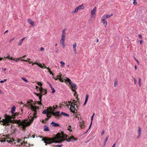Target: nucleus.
<instances>
[{
	"mask_svg": "<svg viewBox=\"0 0 147 147\" xmlns=\"http://www.w3.org/2000/svg\"><path fill=\"white\" fill-rule=\"evenodd\" d=\"M61 134L59 133H57L54 138H53L45 137L42 139V141L44 142L45 145L50 144L54 142H61L67 137V135L64 134L63 132H61Z\"/></svg>",
	"mask_w": 147,
	"mask_h": 147,
	"instance_id": "obj_1",
	"label": "nucleus"
},
{
	"mask_svg": "<svg viewBox=\"0 0 147 147\" xmlns=\"http://www.w3.org/2000/svg\"><path fill=\"white\" fill-rule=\"evenodd\" d=\"M27 120H24L22 121L20 120H11V121H10V123H15L18 124V127L22 128L23 130H25L26 128L28 126H30L33 121V119H30V121L28 122L26 121Z\"/></svg>",
	"mask_w": 147,
	"mask_h": 147,
	"instance_id": "obj_2",
	"label": "nucleus"
},
{
	"mask_svg": "<svg viewBox=\"0 0 147 147\" xmlns=\"http://www.w3.org/2000/svg\"><path fill=\"white\" fill-rule=\"evenodd\" d=\"M5 119H1V117H0V124L4 125H9V122L11 121L12 119H14V117H12L11 116L7 115L6 114L5 115Z\"/></svg>",
	"mask_w": 147,
	"mask_h": 147,
	"instance_id": "obj_3",
	"label": "nucleus"
},
{
	"mask_svg": "<svg viewBox=\"0 0 147 147\" xmlns=\"http://www.w3.org/2000/svg\"><path fill=\"white\" fill-rule=\"evenodd\" d=\"M69 105L70 106V111L74 113H75L76 111H77V110L76 109V108L74 106H76L77 108H78L79 106V102L78 101H76L75 100H73V103L71 101H68Z\"/></svg>",
	"mask_w": 147,
	"mask_h": 147,
	"instance_id": "obj_4",
	"label": "nucleus"
},
{
	"mask_svg": "<svg viewBox=\"0 0 147 147\" xmlns=\"http://www.w3.org/2000/svg\"><path fill=\"white\" fill-rule=\"evenodd\" d=\"M32 102H33L32 100H29L28 101H27V102L28 103H30V105L31 110L34 112L33 116L31 117V119H32L33 118L34 119V118H36L37 117V116H36L37 114V110L39 109V107H36V106H34L32 105Z\"/></svg>",
	"mask_w": 147,
	"mask_h": 147,
	"instance_id": "obj_5",
	"label": "nucleus"
},
{
	"mask_svg": "<svg viewBox=\"0 0 147 147\" xmlns=\"http://www.w3.org/2000/svg\"><path fill=\"white\" fill-rule=\"evenodd\" d=\"M66 79H65V82H68L69 84V87L73 91H75L76 92L75 90L77 89L78 87L75 84L73 83L71 81V80L69 78L65 77Z\"/></svg>",
	"mask_w": 147,
	"mask_h": 147,
	"instance_id": "obj_6",
	"label": "nucleus"
},
{
	"mask_svg": "<svg viewBox=\"0 0 147 147\" xmlns=\"http://www.w3.org/2000/svg\"><path fill=\"white\" fill-rule=\"evenodd\" d=\"M66 30V29H64L62 30V33L61 35V38L60 40V43L62 45L63 48H64L65 47V41L66 34L65 32Z\"/></svg>",
	"mask_w": 147,
	"mask_h": 147,
	"instance_id": "obj_7",
	"label": "nucleus"
},
{
	"mask_svg": "<svg viewBox=\"0 0 147 147\" xmlns=\"http://www.w3.org/2000/svg\"><path fill=\"white\" fill-rule=\"evenodd\" d=\"M16 109V107L15 106H13L11 109V112L12 114V115L13 116H11L12 117H14V118L15 117V116H16L18 114V113H14V112L15 111Z\"/></svg>",
	"mask_w": 147,
	"mask_h": 147,
	"instance_id": "obj_8",
	"label": "nucleus"
},
{
	"mask_svg": "<svg viewBox=\"0 0 147 147\" xmlns=\"http://www.w3.org/2000/svg\"><path fill=\"white\" fill-rule=\"evenodd\" d=\"M96 9V7H95L94 9L91 11L90 16L91 18H93L95 16Z\"/></svg>",
	"mask_w": 147,
	"mask_h": 147,
	"instance_id": "obj_9",
	"label": "nucleus"
},
{
	"mask_svg": "<svg viewBox=\"0 0 147 147\" xmlns=\"http://www.w3.org/2000/svg\"><path fill=\"white\" fill-rule=\"evenodd\" d=\"M14 141V140L13 139L8 138H7L6 139H4V140H2L1 142H4L7 141V142L12 144V142H13Z\"/></svg>",
	"mask_w": 147,
	"mask_h": 147,
	"instance_id": "obj_10",
	"label": "nucleus"
},
{
	"mask_svg": "<svg viewBox=\"0 0 147 147\" xmlns=\"http://www.w3.org/2000/svg\"><path fill=\"white\" fill-rule=\"evenodd\" d=\"M51 113L52 115L55 116V117L56 119H57L58 117H59L60 115V112L59 111H57L55 112H51Z\"/></svg>",
	"mask_w": 147,
	"mask_h": 147,
	"instance_id": "obj_11",
	"label": "nucleus"
},
{
	"mask_svg": "<svg viewBox=\"0 0 147 147\" xmlns=\"http://www.w3.org/2000/svg\"><path fill=\"white\" fill-rule=\"evenodd\" d=\"M42 92H40L39 93H36L35 92H34V93L37 96H39V100H40V102H38V104L39 105L41 104V100L42 99V95L41 94V93H42Z\"/></svg>",
	"mask_w": 147,
	"mask_h": 147,
	"instance_id": "obj_12",
	"label": "nucleus"
},
{
	"mask_svg": "<svg viewBox=\"0 0 147 147\" xmlns=\"http://www.w3.org/2000/svg\"><path fill=\"white\" fill-rule=\"evenodd\" d=\"M28 22L32 26H34V22L30 19H28Z\"/></svg>",
	"mask_w": 147,
	"mask_h": 147,
	"instance_id": "obj_13",
	"label": "nucleus"
},
{
	"mask_svg": "<svg viewBox=\"0 0 147 147\" xmlns=\"http://www.w3.org/2000/svg\"><path fill=\"white\" fill-rule=\"evenodd\" d=\"M62 76V74L61 73H60L57 76V78L61 82H63V78H61Z\"/></svg>",
	"mask_w": 147,
	"mask_h": 147,
	"instance_id": "obj_14",
	"label": "nucleus"
},
{
	"mask_svg": "<svg viewBox=\"0 0 147 147\" xmlns=\"http://www.w3.org/2000/svg\"><path fill=\"white\" fill-rule=\"evenodd\" d=\"M78 11L81 9L83 10L84 9V6L83 4H82L81 5L77 7Z\"/></svg>",
	"mask_w": 147,
	"mask_h": 147,
	"instance_id": "obj_15",
	"label": "nucleus"
},
{
	"mask_svg": "<svg viewBox=\"0 0 147 147\" xmlns=\"http://www.w3.org/2000/svg\"><path fill=\"white\" fill-rule=\"evenodd\" d=\"M77 46V44L76 42H75L74 44L73 45V49L75 53H76L77 50L76 49V47Z\"/></svg>",
	"mask_w": 147,
	"mask_h": 147,
	"instance_id": "obj_16",
	"label": "nucleus"
},
{
	"mask_svg": "<svg viewBox=\"0 0 147 147\" xmlns=\"http://www.w3.org/2000/svg\"><path fill=\"white\" fill-rule=\"evenodd\" d=\"M26 37H24L22 39H21L20 41L18 43V45L19 46H21L22 45V44L23 41L25 40V39Z\"/></svg>",
	"mask_w": 147,
	"mask_h": 147,
	"instance_id": "obj_17",
	"label": "nucleus"
},
{
	"mask_svg": "<svg viewBox=\"0 0 147 147\" xmlns=\"http://www.w3.org/2000/svg\"><path fill=\"white\" fill-rule=\"evenodd\" d=\"M51 124L54 127H58L60 126V125L57 123H54V122H52L51 123Z\"/></svg>",
	"mask_w": 147,
	"mask_h": 147,
	"instance_id": "obj_18",
	"label": "nucleus"
},
{
	"mask_svg": "<svg viewBox=\"0 0 147 147\" xmlns=\"http://www.w3.org/2000/svg\"><path fill=\"white\" fill-rule=\"evenodd\" d=\"M101 21L103 24L105 28H106L107 27V21L106 20H101Z\"/></svg>",
	"mask_w": 147,
	"mask_h": 147,
	"instance_id": "obj_19",
	"label": "nucleus"
},
{
	"mask_svg": "<svg viewBox=\"0 0 147 147\" xmlns=\"http://www.w3.org/2000/svg\"><path fill=\"white\" fill-rule=\"evenodd\" d=\"M79 125L80 127L81 128H83L84 127V122L82 121L81 122H80L79 124Z\"/></svg>",
	"mask_w": 147,
	"mask_h": 147,
	"instance_id": "obj_20",
	"label": "nucleus"
},
{
	"mask_svg": "<svg viewBox=\"0 0 147 147\" xmlns=\"http://www.w3.org/2000/svg\"><path fill=\"white\" fill-rule=\"evenodd\" d=\"M44 68L45 69H47L48 70L49 72L50 73V74H51L52 76L54 75V74L52 73V72L51 71L50 69L49 68L47 67L46 66H44Z\"/></svg>",
	"mask_w": 147,
	"mask_h": 147,
	"instance_id": "obj_21",
	"label": "nucleus"
},
{
	"mask_svg": "<svg viewBox=\"0 0 147 147\" xmlns=\"http://www.w3.org/2000/svg\"><path fill=\"white\" fill-rule=\"evenodd\" d=\"M47 109H48L49 113H51V112H53L54 110L51 107H50L49 108H47Z\"/></svg>",
	"mask_w": 147,
	"mask_h": 147,
	"instance_id": "obj_22",
	"label": "nucleus"
},
{
	"mask_svg": "<svg viewBox=\"0 0 147 147\" xmlns=\"http://www.w3.org/2000/svg\"><path fill=\"white\" fill-rule=\"evenodd\" d=\"M78 11V10L76 7V9H75L74 11H73L71 12V13L72 14H74L77 13Z\"/></svg>",
	"mask_w": 147,
	"mask_h": 147,
	"instance_id": "obj_23",
	"label": "nucleus"
},
{
	"mask_svg": "<svg viewBox=\"0 0 147 147\" xmlns=\"http://www.w3.org/2000/svg\"><path fill=\"white\" fill-rule=\"evenodd\" d=\"M49 113V110L48 109H47L42 111V113L44 114H47V113Z\"/></svg>",
	"mask_w": 147,
	"mask_h": 147,
	"instance_id": "obj_24",
	"label": "nucleus"
},
{
	"mask_svg": "<svg viewBox=\"0 0 147 147\" xmlns=\"http://www.w3.org/2000/svg\"><path fill=\"white\" fill-rule=\"evenodd\" d=\"M61 115H63L64 116L66 117H69V115L68 114H67L63 112H62L61 113Z\"/></svg>",
	"mask_w": 147,
	"mask_h": 147,
	"instance_id": "obj_25",
	"label": "nucleus"
},
{
	"mask_svg": "<svg viewBox=\"0 0 147 147\" xmlns=\"http://www.w3.org/2000/svg\"><path fill=\"white\" fill-rule=\"evenodd\" d=\"M36 89L37 90L39 89L40 92H42L43 90V88L42 87H40V88H39L38 86H36Z\"/></svg>",
	"mask_w": 147,
	"mask_h": 147,
	"instance_id": "obj_26",
	"label": "nucleus"
},
{
	"mask_svg": "<svg viewBox=\"0 0 147 147\" xmlns=\"http://www.w3.org/2000/svg\"><path fill=\"white\" fill-rule=\"evenodd\" d=\"M5 58H8L9 59H11L13 60H15V59L13 58V57H10V56L9 55L7 56L6 57H5Z\"/></svg>",
	"mask_w": 147,
	"mask_h": 147,
	"instance_id": "obj_27",
	"label": "nucleus"
},
{
	"mask_svg": "<svg viewBox=\"0 0 147 147\" xmlns=\"http://www.w3.org/2000/svg\"><path fill=\"white\" fill-rule=\"evenodd\" d=\"M60 63H61V67H63L65 66V63H64L63 62V61H61L60 62Z\"/></svg>",
	"mask_w": 147,
	"mask_h": 147,
	"instance_id": "obj_28",
	"label": "nucleus"
},
{
	"mask_svg": "<svg viewBox=\"0 0 147 147\" xmlns=\"http://www.w3.org/2000/svg\"><path fill=\"white\" fill-rule=\"evenodd\" d=\"M138 134H139V136L141 135V129L140 127H138Z\"/></svg>",
	"mask_w": 147,
	"mask_h": 147,
	"instance_id": "obj_29",
	"label": "nucleus"
},
{
	"mask_svg": "<svg viewBox=\"0 0 147 147\" xmlns=\"http://www.w3.org/2000/svg\"><path fill=\"white\" fill-rule=\"evenodd\" d=\"M27 138L26 137H25L23 139V142H22V143H20V145H25V138Z\"/></svg>",
	"mask_w": 147,
	"mask_h": 147,
	"instance_id": "obj_30",
	"label": "nucleus"
},
{
	"mask_svg": "<svg viewBox=\"0 0 147 147\" xmlns=\"http://www.w3.org/2000/svg\"><path fill=\"white\" fill-rule=\"evenodd\" d=\"M45 128L44 129V131H48L49 130L48 127L47 126L45 125Z\"/></svg>",
	"mask_w": 147,
	"mask_h": 147,
	"instance_id": "obj_31",
	"label": "nucleus"
},
{
	"mask_svg": "<svg viewBox=\"0 0 147 147\" xmlns=\"http://www.w3.org/2000/svg\"><path fill=\"white\" fill-rule=\"evenodd\" d=\"M107 19V18H106V16L104 15L102 17L101 20H105L106 19Z\"/></svg>",
	"mask_w": 147,
	"mask_h": 147,
	"instance_id": "obj_32",
	"label": "nucleus"
},
{
	"mask_svg": "<svg viewBox=\"0 0 147 147\" xmlns=\"http://www.w3.org/2000/svg\"><path fill=\"white\" fill-rule=\"evenodd\" d=\"M107 19V18H106V16L104 15L102 17L101 20H105L106 19Z\"/></svg>",
	"mask_w": 147,
	"mask_h": 147,
	"instance_id": "obj_33",
	"label": "nucleus"
},
{
	"mask_svg": "<svg viewBox=\"0 0 147 147\" xmlns=\"http://www.w3.org/2000/svg\"><path fill=\"white\" fill-rule=\"evenodd\" d=\"M51 113H48L47 115V116L49 118H51Z\"/></svg>",
	"mask_w": 147,
	"mask_h": 147,
	"instance_id": "obj_34",
	"label": "nucleus"
},
{
	"mask_svg": "<svg viewBox=\"0 0 147 147\" xmlns=\"http://www.w3.org/2000/svg\"><path fill=\"white\" fill-rule=\"evenodd\" d=\"M106 16V18H110L111 16H113V14H111V15H109L107 14H105V15Z\"/></svg>",
	"mask_w": 147,
	"mask_h": 147,
	"instance_id": "obj_35",
	"label": "nucleus"
},
{
	"mask_svg": "<svg viewBox=\"0 0 147 147\" xmlns=\"http://www.w3.org/2000/svg\"><path fill=\"white\" fill-rule=\"evenodd\" d=\"M86 98L85 101L87 102V101L88 100V98L89 97L88 95V94H86Z\"/></svg>",
	"mask_w": 147,
	"mask_h": 147,
	"instance_id": "obj_36",
	"label": "nucleus"
},
{
	"mask_svg": "<svg viewBox=\"0 0 147 147\" xmlns=\"http://www.w3.org/2000/svg\"><path fill=\"white\" fill-rule=\"evenodd\" d=\"M38 66L40 67L41 68H42L43 66H42V64L41 63H37V64Z\"/></svg>",
	"mask_w": 147,
	"mask_h": 147,
	"instance_id": "obj_37",
	"label": "nucleus"
},
{
	"mask_svg": "<svg viewBox=\"0 0 147 147\" xmlns=\"http://www.w3.org/2000/svg\"><path fill=\"white\" fill-rule=\"evenodd\" d=\"M74 96L76 97V98L77 99V101L79 99L78 98V95L77 93V92H75L74 93Z\"/></svg>",
	"mask_w": 147,
	"mask_h": 147,
	"instance_id": "obj_38",
	"label": "nucleus"
},
{
	"mask_svg": "<svg viewBox=\"0 0 147 147\" xmlns=\"http://www.w3.org/2000/svg\"><path fill=\"white\" fill-rule=\"evenodd\" d=\"M141 78H139L138 84L140 87L141 86Z\"/></svg>",
	"mask_w": 147,
	"mask_h": 147,
	"instance_id": "obj_39",
	"label": "nucleus"
},
{
	"mask_svg": "<svg viewBox=\"0 0 147 147\" xmlns=\"http://www.w3.org/2000/svg\"><path fill=\"white\" fill-rule=\"evenodd\" d=\"M118 84L117 81V80H115V82L114 84V87L116 86Z\"/></svg>",
	"mask_w": 147,
	"mask_h": 147,
	"instance_id": "obj_40",
	"label": "nucleus"
},
{
	"mask_svg": "<svg viewBox=\"0 0 147 147\" xmlns=\"http://www.w3.org/2000/svg\"><path fill=\"white\" fill-rule=\"evenodd\" d=\"M50 86L51 88V90H52V92H55V90L53 88L52 85L51 84H50Z\"/></svg>",
	"mask_w": 147,
	"mask_h": 147,
	"instance_id": "obj_41",
	"label": "nucleus"
},
{
	"mask_svg": "<svg viewBox=\"0 0 147 147\" xmlns=\"http://www.w3.org/2000/svg\"><path fill=\"white\" fill-rule=\"evenodd\" d=\"M22 80H24V81H25L26 82H28V80L26 79V78H22Z\"/></svg>",
	"mask_w": 147,
	"mask_h": 147,
	"instance_id": "obj_42",
	"label": "nucleus"
},
{
	"mask_svg": "<svg viewBox=\"0 0 147 147\" xmlns=\"http://www.w3.org/2000/svg\"><path fill=\"white\" fill-rule=\"evenodd\" d=\"M67 103V102H64V104H62L63 105H62V106H66L67 107L69 106V105L68 104H66L65 105H65Z\"/></svg>",
	"mask_w": 147,
	"mask_h": 147,
	"instance_id": "obj_43",
	"label": "nucleus"
},
{
	"mask_svg": "<svg viewBox=\"0 0 147 147\" xmlns=\"http://www.w3.org/2000/svg\"><path fill=\"white\" fill-rule=\"evenodd\" d=\"M75 113H76V118H78V119H79V115H78V114H77L76 112Z\"/></svg>",
	"mask_w": 147,
	"mask_h": 147,
	"instance_id": "obj_44",
	"label": "nucleus"
},
{
	"mask_svg": "<svg viewBox=\"0 0 147 147\" xmlns=\"http://www.w3.org/2000/svg\"><path fill=\"white\" fill-rule=\"evenodd\" d=\"M95 114V113H94L93 115L91 117V122H92V121H93V117H94V115Z\"/></svg>",
	"mask_w": 147,
	"mask_h": 147,
	"instance_id": "obj_45",
	"label": "nucleus"
},
{
	"mask_svg": "<svg viewBox=\"0 0 147 147\" xmlns=\"http://www.w3.org/2000/svg\"><path fill=\"white\" fill-rule=\"evenodd\" d=\"M138 37L139 38L141 39V40H142V36L140 34L138 35Z\"/></svg>",
	"mask_w": 147,
	"mask_h": 147,
	"instance_id": "obj_46",
	"label": "nucleus"
},
{
	"mask_svg": "<svg viewBox=\"0 0 147 147\" xmlns=\"http://www.w3.org/2000/svg\"><path fill=\"white\" fill-rule=\"evenodd\" d=\"M37 84L38 85L40 86V87H41L42 84L41 82H37Z\"/></svg>",
	"mask_w": 147,
	"mask_h": 147,
	"instance_id": "obj_47",
	"label": "nucleus"
},
{
	"mask_svg": "<svg viewBox=\"0 0 147 147\" xmlns=\"http://www.w3.org/2000/svg\"><path fill=\"white\" fill-rule=\"evenodd\" d=\"M15 38H13L11 39L9 41V42H11L14 40L15 39Z\"/></svg>",
	"mask_w": 147,
	"mask_h": 147,
	"instance_id": "obj_48",
	"label": "nucleus"
},
{
	"mask_svg": "<svg viewBox=\"0 0 147 147\" xmlns=\"http://www.w3.org/2000/svg\"><path fill=\"white\" fill-rule=\"evenodd\" d=\"M134 59L136 60V62L137 63L138 65H139V61L136 59V58L134 57Z\"/></svg>",
	"mask_w": 147,
	"mask_h": 147,
	"instance_id": "obj_49",
	"label": "nucleus"
},
{
	"mask_svg": "<svg viewBox=\"0 0 147 147\" xmlns=\"http://www.w3.org/2000/svg\"><path fill=\"white\" fill-rule=\"evenodd\" d=\"M109 138V136H107L105 139V142H107V140H108V139Z\"/></svg>",
	"mask_w": 147,
	"mask_h": 147,
	"instance_id": "obj_50",
	"label": "nucleus"
},
{
	"mask_svg": "<svg viewBox=\"0 0 147 147\" xmlns=\"http://www.w3.org/2000/svg\"><path fill=\"white\" fill-rule=\"evenodd\" d=\"M22 140L19 139H18L17 140V142L19 143L20 142L22 141Z\"/></svg>",
	"mask_w": 147,
	"mask_h": 147,
	"instance_id": "obj_51",
	"label": "nucleus"
},
{
	"mask_svg": "<svg viewBox=\"0 0 147 147\" xmlns=\"http://www.w3.org/2000/svg\"><path fill=\"white\" fill-rule=\"evenodd\" d=\"M92 122H91V123L90 124V126H89V129H88L87 130V131L85 133H86V132H87V131H88V130L90 129V127H91V125L92 124Z\"/></svg>",
	"mask_w": 147,
	"mask_h": 147,
	"instance_id": "obj_52",
	"label": "nucleus"
},
{
	"mask_svg": "<svg viewBox=\"0 0 147 147\" xmlns=\"http://www.w3.org/2000/svg\"><path fill=\"white\" fill-rule=\"evenodd\" d=\"M44 50V49L43 47H41L40 49V50L41 51H43Z\"/></svg>",
	"mask_w": 147,
	"mask_h": 147,
	"instance_id": "obj_53",
	"label": "nucleus"
},
{
	"mask_svg": "<svg viewBox=\"0 0 147 147\" xmlns=\"http://www.w3.org/2000/svg\"><path fill=\"white\" fill-rule=\"evenodd\" d=\"M134 80V84H136V78H133Z\"/></svg>",
	"mask_w": 147,
	"mask_h": 147,
	"instance_id": "obj_54",
	"label": "nucleus"
},
{
	"mask_svg": "<svg viewBox=\"0 0 147 147\" xmlns=\"http://www.w3.org/2000/svg\"><path fill=\"white\" fill-rule=\"evenodd\" d=\"M143 42V40H140V43L141 45H142Z\"/></svg>",
	"mask_w": 147,
	"mask_h": 147,
	"instance_id": "obj_55",
	"label": "nucleus"
},
{
	"mask_svg": "<svg viewBox=\"0 0 147 147\" xmlns=\"http://www.w3.org/2000/svg\"><path fill=\"white\" fill-rule=\"evenodd\" d=\"M34 64H37V63H36V62H35V63H32V65H33Z\"/></svg>",
	"mask_w": 147,
	"mask_h": 147,
	"instance_id": "obj_56",
	"label": "nucleus"
},
{
	"mask_svg": "<svg viewBox=\"0 0 147 147\" xmlns=\"http://www.w3.org/2000/svg\"><path fill=\"white\" fill-rule=\"evenodd\" d=\"M137 4V3L136 2V1H134L133 3V4L134 5H136Z\"/></svg>",
	"mask_w": 147,
	"mask_h": 147,
	"instance_id": "obj_57",
	"label": "nucleus"
},
{
	"mask_svg": "<svg viewBox=\"0 0 147 147\" xmlns=\"http://www.w3.org/2000/svg\"><path fill=\"white\" fill-rule=\"evenodd\" d=\"M104 132H105V130H104L102 132L101 134V135L102 136H103L104 134Z\"/></svg>",
	"mask_w": 147,
	"mask_h": 147,
	"instance_id": "obj_58",
	"label": "nucleus"
},
{
	"mask_svg": "<svg viewBox=\"0 0 147 147\" xmlns=\"http://www.w3.org/2000/svg\"><path fill=\"white\" fill-rule=\"evenodd\" d=\"M2 69L3 70V71H5L6 70V68H5L4 69L3 68H2Z\"/></svg>",
	"mask_w": 147,
	"mask_h": 147,
	"instance_id": "obj_59",
	"label": "nucleus"
},
{
	"mask_svg": "<svg viewBox=\"0 0 147 147\" xmlns=\"http://www.w3.org/2000/svg\"><path fill=\"white\" fill-rule=\"evenodd\" d=\"M56 107H55L54 106H53V110H54L56 109V108H57V106L56 105Z\"/></svg>",
	"mask_w": 147,
	"mask_h": 147,
	"instance_id": "obj_60",
	"label": "nucleus"
},
{
	"mask_svg": "<svg viewBox=\"0 0 147 147\" xmlns=\"http://www.w3.org/2000/svg\"><path fill=\"white\" fill-rule=\"evenodd\" d=\"M21 60L22 61H26V62H27L28 61L27 60H24V59H22Z\"/></svg>",
	"mask_w": 147,
	"mask_h": 147,
	"instance_id": "obj_61",
	"label": "nucleus"
},
{
	"mask_svg": "<svg viewBox=\"0 0 147 147\" xmlns=\"http://www.w3.org/2000/svg\"><path fill=\"white\" fill-rule=\"evenodd\" d=\"M62 105H63L62 104L60 103L59 104V105L60 107H62Z\"/></svg>",
	"mask_w": 147,
	"mask_h": 147,
	"instance_id": "obj_62",
	"label": "nucleus"
},
{
	"mask_svg": "<svg viewBox=\"0 0 147 147\" xmlns=\"http://www.w3.org/2000/svg\"><path fill=\"white\" fill-rule=\"evenodd\" d=\"M61 146H62L61 145H56V146L57 147H60Z\"/></svg>",
	"mask_w": 147,
	"mask_h": 147,
	"instance_id": "obj_63",
	"label": "nucleus"
},
{
	"mask_svg": "<svg viewBox=\"0 0 147 147\" xmlns=\"http://www.w3.org/2000/svg\"><path fill=\"white\" fill-rule=\"evenodd\" d=\"M115 145H116V144L115 143L114 144L113 146H112V147H115Z\"/></svg>",
	"mask_w": 147,
	"mask_h": 147,
	"instance_id": "obj_64",
	"label": "nucleus"
}]
</instances>
